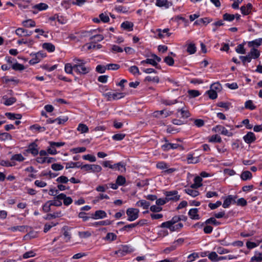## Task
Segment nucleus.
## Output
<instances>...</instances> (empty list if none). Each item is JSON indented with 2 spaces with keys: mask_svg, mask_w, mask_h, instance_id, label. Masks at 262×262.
<instances>
[{
  "mask_svg": "<svg viewBox=\"0 0 262 262\" xmlns=\"http://www.w3.org/2000/svg\"><path fill=\"white\" fill-rule=\"evenodd\" d=\"M103 95L106 98L107 101H112L123 98L125 96V94L123 93L108 92L103 94Z\"/></svg>",
  "mask_w": 262,
  "mask_h": 262,
  "instance_id": "obj_3",
  "label": "nucleus"
},
{
  "mask_svg": "<svg viewBox=\"0 0 262 262\" xmlns=\"http://www.w3.org/2000/svg\"><path fill=\"white\" fill-rule=\"evenodd\" d=\"M83 159L89 161L91 162H94L96 161V157L92 155L88 154L82 156Z\"/></svg>",
  "mask_w": 262,
  "mask_h": 262,
  "instance_id": "obj_48",
  "label": "nucleus"
},
{
  "mask_svg": "<svg viewBox=\"0 0 262 262\" xmlns=\"http://www.w3.org/2000/svg\"><path fill=\"white\" fill-rule=\"evenodd\" d=\"M117 235L114 233H108L105 237V240L110 241L111 242L116 240Z\"/></svg>",
  "mask_w": 262,
  "mask_h": 262,
  "instance_id": "obj_50",
  "label": "nucleus"
},
{
  "mask_svg": "<svg viewBox=\"0 0 262 262\" xmlns=\"http://www.w3.org/2000/svg\"><path fill=\"white\" fill-rule=\"evenodd\" d=\"M139 224H140V222H138V223L130 224L125 225L123 227H122L121 229H120V231H129L132 229H133V228H135L137 226L139 225Z\"/></svg>",
  "mask_w": 262,
  "mask_h": 262,
  "instance_id": "obj_30",
  "label": "nucleus"
},
{
  "mask_svg": "<svg viewBox=\"0 0 262 262\" xmlns=\"http://www.w3.org/2000/svg\"><path fill=\"white\" fill-rule=\"evenodd\" d=\"M178 193V192L176 190L167 191L165 193L166 199L168 202L169 201H177L180 199V196Z\"/></svg>",
  "mask_w": 262,
  "mask_h": 262,
  "instance_id": "obj_5",
  "label": "nucleus"
},
{
  "mask_svg": "<svg viewBox=\"0 0 262 262\" xmlns=\"http://www.w3.org/2000/svg\"><path fill=\"white\" fill-rule=\"evenodd\" d=\"M36 253L33 251L31 250L25 253L23 255V257L25 259H27L30 257H34Z\"/></svg>",
  "mask_w": 262,
  "mask_h": 262,
  "instance_id": "obj_61",
  "label": "nucleus"
},
{
  "mask_svg": "<svg viewBox=\"0 0 262 262\" xmlns=\"http://www.w3.org/2000/svg\"><path fill=\"white\" fill-rule=\"evenodd\" d=\"M30 128L32 130H34L38 132H45L46 129V127L43 126H40L38 124H34L30 126Z\"/></svg>",
  "mask_w": 262,
  "mask_h": 262,
  "instance_id": "obj_37",
  "label": "nucleus"
},
{
  "mask_svg": "<svg viewBox=\"0 0 262 262\" xmlns=\"http://www.w3.org/2000/svg\"><path fill=\"white\" fill-rule=\"evenodd\" d=\"M209 142L221 143L222 142V139L220 136L214 135L211 137L209 139Z\"/></svg>",
  "mask_w": 262,
  "mask_h": 262,
  "instance_id": "obj_52",
  "label": "nucleus"
},
{
  "mask_svg": "<svg viewBox=\"0 0 262 262\" xmlns=\"http://www.w3.org/2000/svg\"><path fill=\"white\" fill-rule=\"evenodd\" d=\"M51 202L50 201H47L42 206V211L45 212H49L51 210V206L52 205L50 204Z\"/></svg>",
  "mask_w": 262,
  "mask_h": 262,
  "instance_id": "obj_49",
  "label": "nucleus"
},
{
  "mask_svg": "<svg viewBox=\"0 0 262 262\" xmlns=\"http://www.w3.org/2000/svg\"><path fill=\"white\" fill-rule=\"evenodd\" d=\"M184 191L187 194L190 195L192 197H195L199 195L200 193L198 190L192 189L191 188H187L184 190Z\"/></svg>",
  "mask_w": 262,
  "mask_h": 262,
  "instance_id": "obj_28",
  "label": "nucleus"
},
{
  "mask_svg": "<svg viewBox=\"0 0 262 262\" xmlns=\"http://www.w3.org/2000/svg\"><path fill=\"white\" fill-rule=\"evenodd\" d=\"M136 206L142 207L144 209H147L150 206V203L146 200H141L136 203Z\"/></svg>",
  "mask_w": 262,
  "mask_h": 262,
  "instance_id": "obj_21",
  "label": "nucleus"
},
{
  "mask_svg": "<svg viewBox=\"0 0 262 262\" xmlns=\"http://www.w3.org/2000/svg\"><path fill=\"white\" fill-rule=\"evenodd\" d=\"M236 198V196H233L232 195H229L226 198L223 204V207L224 208H227L229 207V206L230 205V204L233 203H236L235 199Z\"/></svg>",
  "mask_w": 262,
  "mask_h": 262,
  "instance_id": "obj_10",
  "label": "nucleus"
},
{
  "mask_svg": "<svg viewBox=\"0 0 262 262\" xmlns=\"http://www.w3.org/2000/svg\"><path fill=\"white\" fill-rule=\"evenodd\" d=\"M205 223L206 225H208V224H212L216 226L220 225V222L217 221L214 217H210V218L207 219L205 222Z\"/></svg>",
  "mask_w": 262,
  "mask_h": 262,
  "instance_id": "obj_45",
  "label": "nucleus"
},
{
  "mask_svg": "<svg viewBox=\"0 0 262 262\" xmlns=\"http://www.w3.org/2000/svg\"><path fill=\"white\" fill-rule=\"evenodd\" d=\"M172 225H173L171 223V222H170V221H168L162 223L161 224V225H160V227L168 228L171 232Z\"/></svg>",
  "mask_w": 262,
  "mask_h": 262,
  "instance_id": "obj_54",
  "label": "nucleus"
},
{
  "mask_svg": "<svg viewBox=\"0 0 262 262\" xmlns=\"http://www.w3.org/2000/svg\"><path fill=\"white\" fill-rule=\"evenodd\" d=\"M125 136L124 134H116L112 136V139L115 141H121L123 140Z\"/></svg>",
  "mask_w": 262,
  "mask_h": 262,
  "instance_id": "obj_57",
  "label": "nucleus"
},
{
  "mask_svg": "<svg viewBox=\"0 0 262 262\" xmlns=\"http://www.w3.org/2000/svg\"><path fill=\"white\" fill-rule=\"evenodd\" d=\"M106 217V212L101 210H97L92 214L91 217L95 220L102 219Z\"/></svg>",
  "mask_w": 262,
  "mask_h": 262,
  "instance_id": "obj_11",
  "label": "nucleus"
},
{
  "mask_svg": "<svg viewBox=\"0 0 262 262\" xmlns=\"http://www.w3.org/2000/svg\"><path fill=\"white\" fill-rule=\"evenodd\" d=\"M34 8L38 9L39 11L46 10L48 8V5L45 3H40L36 5Z\"/></svg>",
  "mask_w": 262,
  "mask_h": 262,
  "instance_id": "obj_51",
  "label": "nucleus"
},
{
  "mask_svg": "<svg viewBox=\"0 0 262 262\" xmlns=\"http://www.w3.org/2000/svg\"><path fill=\"white\" fill-rule=\"evenodd\" d=\"M207 93L211 99H215L217 97V92L212 90L210 89L207 92Z\"/></svg>",
  "mask_w": 262,
  "mask_h": 262,
  "instance_id": "obj_55",
  "label": "nucleus"
},
{
  "mask_svg": "<svg viewBox=\"0 0 262 262\" xmlns=\"http://www.w3.org/2000/svg\"><path fill=\"white\" fill-rule=\"evenodd\" d=\"M262 44V38L255 39L254 40L249 41L248 43L249 47H258Z\"/></svg>",
  "mask_w": 262,
  "mask_h": 262,
  "instance_id": "obj_24",
  "label": "nucleus"
},
{
  "mask_svg": "<svg viewBox=\"0 0 262 262\" xmlns=\"http://www.w3.org/2000/svg\"><path fill=\"white\" fill-rule=\"evenodd\" d=\"M15 33L19 36H22L23 35L29 36L32 34V31H28V30L24 29L21 28H18L15 30Z\"/></svg>",
  "mask_w": 262,
  "mask_h": 262,
  "instance_id": "obj_15",
  "label": "nucleus"
},
{
  "mask_svg": "<svg viewBox=\"0 0 262 262\" xmlns=\"http://www.w3.org/2000/svg\"><path fill=\"white\" fill-rule=\"evenodd\" d=\"M243 139L247 144H251L256 140V137L253 133L249 132L243 137Z\"/></svg>",
  "mask_w": 262,
  "mask_h": 262,
  "instance_id": "obj_8",
  "label": "nucleus"
},
{
  "mask_svg": "<svg viewBox=\"0 0 262 262\" xmlns=\"http://www.w3.org/2000/svg\"><path fill=\"white\" fill-rule=\"evenodd\" d=\"M66 169H69V168H74V167H77V168H81V167L82 166L81 165V164L80 163V162H68V163H67L66 164Z\"/></svg>",
  "mask_w": 262,
  "mask_h": 262,
  "instance_id": "obj_29",
  "label": "nucleus"
},
{
  "mask_svg": "<svg viewBox=\"0 0 262 262\" xmlns=\"http://www.w3.org/2000/svg\"><path fill=\"white\" fill-rule=\"evenodd\" d=\"M125 182V178L122 176H119L116 180V183L120 186L124 185Z\"/></svg>",
  "mask_w": 262,
  "mask_h": 262,
  "instance_id": "obj_59",
  "label": "nucleus"
},
{
  "mask_svg": "<svg viewBox=\"0 0 262 262\" xmlns=\"http://www.w3.org/2000/svg\"><path fill=\"white\" fill-rule=\"evenodd\" d=\"M73 70L75 71V64L68 63L65 64L64 71L67 74H72Z\"/></svg>",
  "mask_w": 262,
  "mask_h": 262,
  "instance_id": "obj_26",
  "label": "nucleus"
},
{
  "mask_svg": "<svg viewBox=\"0 0 262 262\" xmlns=\"http://www.w3.org/2000/svg\"><path fill=\"white\" fill-rule=\"evenodd\" d=\"M41 58H42V54L38 52L35 54V57L31 59L29 62L32 64L37 63L40 61Z\"/></svg>",
  "mask_w": 262,
  "mask_h": 262,
  "instance_id": "obj_27",
  "label": "nucleus"
},
{
  "mask_svg": "<svg viewBox=\"0 0 262 262\" xmlns=\"http://www.w3.org/2000/svg\"><path fill=\"white\" fill-rule=\"evenodd\" d=\"M212 21V19L211 18H210L209 17H204L196 20L194 22V25H201L202 24H204L205 25H207Z\"/></svg>",
  "mask_w": 262,
  "mask_h": 262,
  "instance_id": "obj_18",
  "label": "nucleus"
},
{
  "mask_svg": "<svg viewBox=\"0 0 262 262\" xmlns=\"http://www.w3.org/2000/svg\"><path fill=\"white\" fill-rule=\"evenodd\" d=\"M68 120V117L66 116H60L56 119V122L58 124H61L65 123Z\"/></svg>",
  "mask_w": 262,
  "mask_h": 262,
  "instance_id": "obj_47",
  "label": "nucleus"
},
{
  "mask_svg": "<svg viewBox=\"0 0 262 262\" xmlns=\"http://www.w3.org/2000/svg\"><path fill=\"white\" fill-rule=\"evenodd\" d=\"M156 5L159 7H164L165 8H168L172 4L168 1V0H157Z\"/></svg>",
  "mask_w": 262,
  "mask_h": 262,
  "instance_id": "obj_17",
  "label": "nucleus"
},
{
  "mask_svg": "<svg viewBox=\"0 0 262 262\" xmlns=\"http://www.w3.org/2000/svg\"><path fill=\"white\" fill-rule=\"evenodd\" d=\"M77 130L81 133H85L88 132L89 128L85 124L80 123L78 125Z\"/></svg>",
  "mask_w": 262,
  "mask_h": 262,
  "instance_id": "obj_39",
  "label": "nucleus"
},
{
  "mask_svg": "<svg viewBox=\"0 0 262 262\" xmlns=\"http://www.w3.org/2000/svg\"><path fill=\"white\" fill-rule=\"evenodd\" d=\"M178 113H180V117L183 118H187L190 116L189 111L184 107L178 109Z\"/></svg>",
  "mask_w": 262,
  "mask_h": 262,
  "instance_id": "obj_23",
  "label": "nucleus"
},
{
  "mask_svg": "<svg viewBox=\"0 0 262 262\" xmlns=\"http://www.w3.org/2000/svg\"><path fill=\"white\" fill-rule=\"evenodd\" d=\"M128 71L130 73L133 74L134 75H136L137 74L139 75H141V73L140 72L138 68L136 66H131L129 68Z\"/></svg>",
  "mask_w": 262,
  "mask_h": 262,
  "instance_id": "obj_41",
  "label": "nucleus"
},
{
  "mask_svg": "<svg viewBox=\"0 0 262 262\" xmlns=\"http://www.w3.org/2000/svg\"><path fill=\"white\" fill-rule=\"evenodd\" d=\"M51 168L54 171H59L63 169V166L59 163H54L51 165Z\"/></svg>",
  "mask_w": 262,
  "mask_h": 262,
  "instance_id": "obj_62",
  "label": "nucleus"
},
{
  "mask_svg": "<svg viewBox=\"0 0 262 262\" xmlns=\"http://www.w3.org/2000/svg\"><path fill=\"white\" fill-rule=\"evenodd\" d=\"M127 221L132 222L139 217V210L135 208H129L126 210Z\"/></svg>",
  "mask_w": 262,
  "mask_h": 262,
  "instance_id": "obj_1",
  "label": "nucleus"
},
{
  "mask_svg": "<svg viewBox=\"0 0 262 262\" xmlns=\"http://www.w3.org/2000/svg\"><path fill=\"white\" fill-rule=\"evenodd\" d=\"M133 251V249L128 246L122 245L118 250L115 252V254L118 255L119 256H123Z\"/></svg>",
  "mask_w": 262,
  "mask_h": 262,
  "instance_id": "obj_4",
  "label": "nucleus"
},
{
  "mask_svg": "<svg viewBox=\"0 0 262 262\" xmlns=\"http://www.w3.org/2000/svg\"><path fill=\"white\" fill-rule=\"evenodd\" d=\"M256 254H257L258 255H254V256L252 257L251 258V261L254 262V261H256V262H261L262 261V254L261 253L258 252H255Z\"/></svg>",
  "mask_w": 262,
  "mask_h": 262,
  "instance_id": "obj_43",
  "label": "nucleus"
},
{
  "mask_svg": "<svg viewBox=\"0 0 262 262\" xmlns=\"http://www.w3.org/2000/svg\"><path fill=\"white\" fill-rule=\"evenodd\" d=\"M113 221L110 220L101 221L99 222H96L92 224L93 226L97 227L100 226H106L110 225L112 224Z\"/></svg>",
  "mask_w": 262,
  "mask_h": 262,
  "instance_id": "obj_22",
  "label": "nucleus"
},
{
  "mask_svg": "<svg viewBox=\"0 0 262 262\" xmlns=\"http://www.w3.org/2000/svg\"><path fill=\"white\" fill-rule=\"evenodd\" d=\"M199 209L198 208H191L189 210L188 214L190 218L192 220H199L200 216L198 214Z\"/></svg>",
  "mask_w": 262,
  "mask_h": 262,
  "instance_id": "obj_12",
  "label": "nucleus"
},
{
  "mask_svg": "<svg viewBox=\"0 0 262 262\" xmlns=\"http://www.w3.org/2000/svg\"><path fill=\"white\" fill-rule=\"evenodd\" d=\"M210 89L216 92H220L222 89V85L219 82H215L211 85Z\"/></svg>",
  "mask_w": 262,
  "mask_h": 262,
  "instance_id": "obj_40",
  "label": "nucleus"
},
{
  "mask_svg": "<svg viewBox=\"0 0 262 262\" xmlns=\"http://www.w3.org/2000/svg\"><path fill=\"white\" fill-rule=\"evenodd\" d=\"M223 20L232 21L235 19V15L226 13L223 15Z\"/></svg>",
  "mask_w": 262,
  "mask_h": 262,
  "instance_id": "obj_36",
  "label": "nucleus"
},
{
  "mask_svg": "<svg viewBox=\"0 0 262 262\" xmlns=\"http://www.w3.org/2000/svg\"><path fill=\"white\" fill-rule=\"evenodd\" d=\"M81 169L88 172H99L102 170V167L96 164H85L81 167Z\"/></svg>",
  "mask_w": 262,
  "mask_h": 262,
  "instance_id": "obj_2",
  "label": "nucleus"
},
{
  "mask_svg": "<svg viewBox=\"0 0 262 262\" xmlns=\"http://www.w3.org/2000/svg\"><path fill=\"white\" fill-rule=\"evenodd\" d=\"M24 157L20 154L14 155L11 158V160H15L19 162L23 161L24 160Z\"/></svg>",
  "mask_w": 262,
  "mask_h": 262,
  "instance_id": "obj_64",
  "label": "nucleus"
},
{
  "mask_svg": "<svg viewBox=\"0 0 262 262\" xmlns=\"http://www.w3.org/2000/svg\"><path fill=\"white\" fill-rule=\"evenodd\" d=\"M37 146V144L35 142H33L29 145L27 151L31 153L34 156H36L38 154Z\"/></svg>",
  "mask_w": 262,
  "mask_h": 262,
  "instance_id": "obj_9",
  "label": "nucleus"
},
{
  "mask_svg": "<svg viewBox=\"0 0 262 262\" xmlns=\"http://www.w3.org/2000/svg\"><path fill=\"white\" fill-rule=\"evenodd\" d=\"M248 54L251 58V59H256L259 57L260 55V52L258 50L253 48L251 49L250 52Z\"/></svg>",
  "mask_w": 262,
  "mask_h": 262,
  "instance_id": "obj_25",
  "label": "nucleus"
},
{
  "mask_svg": "<svg viewBox=\"0 0 262 262\" xmlns=\"http://www.w3.org/2000/svg\"><path fill=\"white\" fill-rule=\"evenodd\" d=\"M196 48L194 43H190L187 46V51L190 54H193L195 53Z\"/></svg>",
  "mask_w": 262,
  "mask_h": 262,
  "instance_id": "obj_38",
  "label": "nucleus"
},
{
  "mask_svg": "<svg viewBox=\"0 0 262 262\" xmlns=\"http://www.w3.org/2000/svg\"><path fill=\"white\" fill-rule=\"evenodd\" d=\"M187 162L189 164H195L199 162L198 157H193L192 155L189 154L187 156Z\"/></svg>",
  "mask_w": 262,
  "mask_h": 262,
  "instance_id": "obj_34",
  "label": "nucleus"
},
{
  "mask_svg": "<svg viewBox=\"0 0 262 262\" xmlns=\"http://www.w3.org/2000/svg\"><path fill=\"white\" fill-rule=\"evenodd\" d=\"M239 58L242 60L244 65H246V62H250L251 61V58L250 57L249 54L245 56H240Z\"/></svg>",
  "mask_w": 262,
  "mask_h": 262,
  "instance_id": "obj_58",
  "label": "nucleus"
},
{
  "mask_svg": "<svg viewBox=\"0 0 262 262\" xmlns=\"http://www.w3.org/2000/svg\"><path fill=\"white\" fill-rule=\"evenodd\" d=\"M43 49H46L49 52H53L55 50V46L51 43L46 42L42 45Z\"/></svg>",
  "mask_w": 262,
  "mask_h": 262,
  "instance_id": "obj_32",
  "label": "nucleus"
},
{
  "mask_svg": "<svg viewBox=\"0 0 262 262\" xmlns=\"http://www.w3.org/2000/svg\"><path fill=\"white\" fill-rule=\"evenodd\" d=\"M16 101V99L14 97H10L9 98L5 99V101L4 102V104L5 105L9 106L11 105H12L13 103H14Z\"/></svg>",
  "mask_w": 262,
  "mask_h": 262,
  "instance_id": "obj_46",
  "label": "nucleus"
},
{
  "mask_svg": "<svg viewBox=\"0 0 262 262\" xmlns=\"http://www.w3.org/2000/svg\"><path fill=\"white\" fill-rule=\"evenodd\" d=\"M252 8V5L251 3L247 4L246 6H242L241 7L242 13L245 15L249 14L251 13Z\"/></svg>",
  "mask_w": 262,
  "mask_h": 262,
  "instance_id": "obj_16",
  "label": "nucleus"
},
{
  "mask_svg": "<svg viewBox=\"0 0 262 262\" xmlns=\"http://www.w3.org/2000/svg\"><path fill=\"white\" fill-rule=\"evenodd\" d=\"M145 64H149L152 66L156 67L157 69H160V66L158 64L157 62H155V60L152 58H147L146 60H142L140 62V64L145 66Z\"/></svg>",
  "mask_w": 262,
  "mask_h": 262,
  "instance_id": "obj_14",
  "label": "nucleus"
},
{
  "mask_svg": "<svg viewBox=\"0 0 262 262\" xmlns=\"http://www.w3.org/2000/svg\"><path fill=\"white\" fill-rule=\"evenodd\" d=\"M156 167L157 168L160 169L166 170V169L168 168L169 166L166 163L163 161H161L157 163Z\"/></svg>",
  "mask_w": 262,
  "mask_h": 262,
  "instance_id": "obj_44",
  "label": "nucleus"
},
{
  "mask_svg": "<svg viewBox=\"0 0 262 262\" xmlns=\"http://www.w3.org/2000/svg\"><path fill=\"white\" fill-rule=\"evenodd\" d=\"M215 132L221 133L223 135L230 137L232 136V133L229 132L225 127L222 125H216L213 128Z\"/></svg>",
  "mask_w": 262,
  "mask_h": 262,
  "instance_id": "obj_7",
  "label": "nucleus"
},
{
  "mask_svg": "<svg viewBox=\"0 0 262 262\" xmlns=\"http://www.w3.org/2000/svg\"><path fill=\"white\" fill-rule=\"evenodd\" d=\"M56 181L58 183H61V184H67L68 182V181H69V179L66 176H61L58 177L56 180Z\"/></svg>",
  "mask_w": 262,
  "mask_h": 262,
  "instance_id": "obj_56",
  "label": "nucleus"
},
{
  "mask_svg": "<svg viewBox=\"0 0 262 262\" xmlns=\"http://www.w3.org/2000/svg\"><path fill=\"white\" fill-rule=\"evenodd\" d=\"M23 25L25 27L31 28L35 26V22L32 19H28L23 22Z\"/></svg>",
  "mask_w": 262,
  "mask_h": 262,
  "instance_id": "obj_35",
  "label": "nucleus"
},
{
  "mask_svg": "<svg viewBox=\"0 0 262 262\" xmlns=\"http://www.w3.org/2000/svg\"><path fill=\"white\" fill-rule=\"evenodd\" d=\"M12 68L13 70H16V71H17V70L21 71V70H24L25 67L24 65H23L21 64H20L18 63H15L12 66Z\"/></svg>",
  "mask_w": 262,
  "mask_h": 262,
  "instance_id": "obj_60",
  "label": "nucleus"
},
{
  "mask_svg": "<svg viewBox=\"0 0 262 262\" xmlns=\"http://www.w3.org/2000/svg\"><path fill=\"white\" fill-rule=\"evenodd\" d=\"M0 136H1L0 139L2 141L11 140L12 139L11 135L7 133H0Z\"/></svg>",
  "mask_w": 262,
  "mask_h": 262,
  "instance_id": "obj_53",
  "label": "nucleus"
},
{
  "mask_svg": "<svg viewBox=\"0 0 262 262\" xmlns=\"http://www.w3.org/2000/svg\"><path fill=\"white\" fill-rule=\"evenodd\" d=\"M179 146L177 144L166 143L162 146V149L164 151H168L170 149H176Z\"/></svg>",
  "mask_w": 262,
  "mask_h": 262,
  "instance_id": "obj_19",
  "label": "nucleus"
},
{
  "mask_svg": "<svg viewBox=\"0 0 262 262\" xmlns=\"http://www.w3.org/2000/svg\"><path fill=\"white\" fill-rule=\"evenodd\" d=\"M245 107L250 110H254L256 108V106L253 104L252 100H249L245 102Z\"/></svg>",
  "mask_w": 262,
  "mask_h": 262,
  "instance_id": "obj_33",
  "label": "nucleus"
},
{
  "mask_svg": "<svg viewBox=\"0 0 262 262\" xmlns=\"http://www.w3.org/2000/svg\"><path fill=\"white\" fill-rule=\"evenodd\" d=\"M252 177V173L249 171H244L242 173L241 175V179L244 181L249 180L251 179Z\"/></svg>",
  "mask_w": 262,
  "mask_h": 262,
  "instance_id": "obj_31",
  "label": "nucleus"
},
{
  "mask_svg": "<svg viewBox=\"0 0 262 262\" xmlns=\"http://www.w3.org/2000/svg\"><path fill=\"white\" fill-rule=\"evenodd\" d=\"M133 23L128 21H124L121 25V27L122 28L128 31H130L133 30Z\"/></svg>",
  "mask_w": 262,
  "mask_h": 262,
  "instance_id": "obj_20",
  "label": "nucleus"
},
{
  "mask_svg": "<svg viewBox=\"0 0 262 262\" xmlns=\"http://www.w3.org/2000/svg\"><path fill=\"white\" fill-rule=\"evenodd\" d=\"M144 81L158 83L159 82V77L158 76L151 77L150 76H147L145 78Z\"/></svg>",
  "mask_w": 262,
  "mask_h": 262,
  "instance_id": "obj_42",
  "label": "nucleus"
},
{
  "mask_svg": "<svg viewBox=\"0 0 262 262\" xmlns=\"http://www.w3.org/2000/svg\"><path fill=\"white\" fill-rule=\"evenodd\" d=\"M91 70L90 67H86L85 64H75V71L79 74H86L89 73Z\"/></svg>",
  "mask_w": 262,
  "mask_h": 262,
  "instance_id": "obj_6",
  "label": "nucleus"
},
{
  "mask_svg": "<svg viewBox=\"0 0 262 262\" xmlns=\"http://www.w3.org/2000/svg\"><path fill=\"white\" fill-rule=\"evenodd\" d=\"M235 51L238 54H245L246 51L244 47V44H239L238 45Z\"/></svg>",
  "mask_w": 262,
  "mask_h": 262,
  "instance_id": "obj_63",
  "label": "nucleus"
},
{
  "mask_svg": "<svg viewBox=\"0 0 262 262\" xmlns=\"http://www.w3.org/2000/svg\"><path fill=\"white\" fill-rule=\"evenodd\" d=\"M111 169L117 170L118 171H120L121 172H123L126 170L125 164H124L123 162H120L118 163L113 164L112 166H111Z\"/></svg>",
  "mask_w": 262,
  "mask_h": 262,
  "instance_id": "obj_13",
  "label": "nucleus"
}]
</instances>
